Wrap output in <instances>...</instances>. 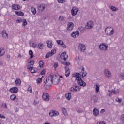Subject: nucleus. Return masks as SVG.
<instances>
[{"mask_svg":"<svg viewBox=\"0 0 124 124\" xmlns=\"http://www.w3.org/2000/svg\"><path fill=\"white\" fill-rule=\"evenodd\" d=\"M79 71V73H76L73 74V78L78 80V84L81 87H85L86 82L83 81V78L87 75V72H85V68L83 67Z\"/></svg>","mask_w":124,"mask_h":124,"instance_id":"f257e3e1","label":"nucleus"},{"mask_svg":"<svg viewBox=\"0 0 124 124\" xmlns=\"http://www.w3.org/2000/svg\"><path fill=\"white\" fill-rule=\"evenodd\" d=\"M48 78V80L51 81V84H54V85L59 84V82L60 81V78L57 77L56 75H51Z\"/></svg>","mask_w":124,"mask_h":124,"instance_id":"f03ea898","label":"nucleus"},{"mask_svg":"<svg viewBox=\"0 0 124 124\" xmlns=\"http://www.w3.org/2000/svg\"><path fill=\"white\" fill-rule=\"evenodd\" d=\"M114 28L112 27H108L105 29V33L108 36H111L114 34Z\"/></svg>","mask_w":124,"mask_h":124,"instance_id":"7ed1b4c3","label":"nucleus"},{"mask_svg":"<svg viewBox=\"0 0 124 124\" xmlns=\"http://www.w3.org/2000/svg\"><path fill=\"white\" fill-rule=\"evenodd\" d=\"M104 75L107 79H111L112 78V74L108 69H106L104 70Z\"/></svg>","mask_w":124,"mask_h":124,"instance_id":"20e7f679","label":"nucleus"},{"mask_svg":"<svg viewBox=\"0 0 124 124\" xmlns=\"http://www.w3.org/2000/svg\"><path fill=\"white\" fill-rule=\"evenodd\" d=\"M46 83H45L44 88L45 90L47 91L51 88V86H52V81H50L48 78L46 79Z\"/></svg>","mask_w":124,"mask_h":124,"instance_id":"39448f33","label":"nucleus"},{"mask_svg":"<svg viewBox=\"0 0 124 124\" xmlns=\"http://www.w3.org/2000/svg\"><path fill=\"white\" fill-rule=\"evenodd\" d=\"M108 47L109 46H108V45L105 43H102L99 46V48L100 50H101V51H107Z\"/></svg>","mask_w":124,"mask_h":124,"instance_id":"423d86ee","label":"nucleus"},{"mask_svg":"<svg viewBox=\"0 0 124 124\" xmlns=\"http://www.w3.org/2000/svg\"><path fill=\"white\" fill-rule=\"evenodd\" d=\"M70 92L72 93H75V92H80L81 91V87L80 86L76 85L72 87L70 89Z\"/></svg>","mask_w":124,"mask_h":124,"instance_id":"0eeeda50","label":"nucleus"},{"mask_svg":"<svg viewBox=\"0 0 124 124\" xmlns=\"http://www.w3.org/2000/svg\"><path fill=\"white\" fill-rule=\"evenodd\" d=\"M43 100L48 102L50 100V96L47 93H44L42 95Z\"/></svg>","mask_w":124,"mask_h":124,"instance_id":"6e6552de","label":"nucleus"},{"mask_svg":"<svg viewBox=\"0 0 124 124\" xmlns=\"http://www.w3.org/2000/svg\"><path fill=\"white\" fill-rule=\"evenodd\" d=\"M119 93V90L117 89H114L113 90H110L108 91V95L109 96H111L113 94H117Z\"/></svg>","mask_w":124,"mask_h":124,"instance_id":"1a4fd4ad","label":"nucleus"},{"mask_svg":"<svg viewBox=\"0 0 124 124\" xmlns=\"http://www.w3.org/2000/svg\"><path fill=\"white\" fill-rule=\"evenodd\" d=\"M93 22L92 21H88L86 25H85V28L86 29H87L88 30H90L93 27Z\"/></svg>","mask_w":124,"mask_h":124,"instance_id":"9d476101","label":"nucleus"},{"mask_svg":"<svg viewBox=\"0 0 124 124\" xmlns=\"http://www.w3.org/2000/svg\"><path fill=\"white\" fill-rule=\"evenodd\" d=\"M56 52L57 51L56 49H52L51 52H49L46 55V59H48V58H50V57H52L54 54H56Z\"/></svg>","mask_w":124,"mask_h":124,"instance_id":"9b49d317","label":"nucleus"},{"mask_svg":"<svg viewBox=\"0 0 124 124\" xmlns=\"http://www.w3.org/2000/svg\"><path fill=\"white\" fill-rule=\"evenodd\" d=\"M78 11H79V9L78 7H73L71 10V14L72 16H75V15H76L77 13H78Z\"/></svg>","mask_w":124,"mask_h":124,"instance_id":"f8f14e48","label":"nucleus"},{"mask_svg":"<svg viewBox=\"0 0 124 124\" xmlns=\"http://www.w3.org/2000/svg\"><path fill=\"white\" fill-rule=\"evenodd\" d=\"M74 27V24L73 22H70L67 24V31H72L73 30V28Z\"/></svg>","mask_w":124,"mask_h":124,"instance_id":"ddd939ff","label":"nucleus"},{"mask_svg":"<svg viewBox=\"0 0 124 124\" xmlns=\"http://www.w3.org/2000/svg\"><path fill=\"white\" fill-rule=\"evenodd\" d=\"M78 50L81 52H84L86 50V46L83 44H79L78 45Z\"/></svg>","mask_w":124,"mask_h":124,"instance_id":"4468645a","label":"nucleus"},{"mask_svg":"<svg viewBox=\"0 0 124 124\" xmlns=\"http://www.w3.org/2000/svg\"><path fill=\"white\" fill-rule=\"evenodd\" d=\"M49 116L50 117H57L59 116V112L57 111L51 110L49 112Z\"/></svg>","mask_w":124,"mask_h":124,"instance_id":"2eb2a0df","label":"nucleus"},{"mask_svg":"<svg viewBox=\"0 0 124 124\" xmlns=\"http://www.w3.org/2000/svg\"><path fill=\"white\" fill-rule=\"evenodd\" d=\"M80 35V32L78 31H74L71 34L72 37H74L75 38H77Z\"/></svg>","mask_w":124,"mask_h":124,"instance_id":"dca6fc26","label":"nucleus"},{"mask_svg":"<svg viewBox=\"0 0 124 124\" xmlns=\"http://www.w3.org/2000/svg\"><path fill=\"white\" fill-rule=\"evenodd\" d=\"M60 57L61 59H62V60H64V61H66V60H67V58H68V55L66 54V52H64L61 54Z\"/></svg>","mask_w":124,"mask_h":124,"instance_id":"f3484780","label":"nucleus"},{"mask_svg":"<svg viewBox=\"0 0 124 124\" xmlns=\"http://www.w3.org/2000/svg\"><path fill=\"white\" fill-rule=\"evenodd\" d=\"M9 92L12 93H17V92H19V90L17 87H13L10 89Z\"/></svg>","mask_w":124,"mask_h":124,"instance_id":"a211bd4d","label":"nucleus"},{"mask_svg":"<svg viewBox=\"0 0 124 124\" xmlns=\"http://www.w3.org/2000/svg\"><path fill=\"white\" fill-rule=\"evenodd\" d=\"M57 43H58L59 45H61L62 47V48H66V45H65V44L63 43V42L62 40H58L56 41Z\"/></svg>","mask_w":124,"mask_h":124,"instance_id":"6ab92c4d","label":"nucleus"},{"mask_svg":"<svg viewBox=\"0 0 124 124\" xmlns=\"http://www.w3.org/2000/svg\"><path fill=\"white\" fill-rule=\"evenodd\" d=\"M65 76L66 77H68L69 75H70V70H69V68L67 66L65 67Z\"/></svg>","mask_w":124,"mask_h":124,"instance_id":"aec40b11","label":"nucleus"},{"mask_svg":"<svg viewBox=\"0 0 124 124\" xmlns=\"http://www.w3.org/2000/svg\"><path fill=\"white\" fill-rule=\"evenodd\" d=\"M45 9V5L41 4L38 7V10L39 11H44V10Z\"/></svg>","mask_w":124,"mask_h":124,"instance_id":"412c9836","label":"nucleus"},{"mask_svg":"<svg viewBox=\"0 0 124 124\" xmlns=\"http://www.w3.org/2000/svg\"><path fill=\"white\" fill-rule=\"evenodd\" d=\"M37 48L39 50H43V49H44V44L42 43H39L38 44Z\"/></svg>","mask_w":124,"mask_h":124,"instance_id":"4be33fe9","label":"nucleus"},{"mask_svg":"<svg viewBox=\"0 0 124 124\" xmlns=\"http://www.w3.org/2000/svg\"><path fill=\"white\" fill-rule=\"evenodd\" d=\"M5 54V50L2 47H0V58Z\"/></svg>","mask_w":124,"mask_h":124,"instance_id":"5701e85b","label":"nucleus"},{"mask_svg":"<svg viewBox=\"0 0 124 124\" xmlns=\"http://www.w3.org/2000/svg\"><path fill=\"white\" fill-rule=\"evenodd\" d=\"M66 19V18L65 16H60L58 17V20L60 22H64V21H65Z\"/></svg>","mask_w":124,"mask_h":124,"instance_id":"b1692460","label":"nucleus"},{"mask_svg":"<svg viewBox=\"0 0 124 124\" xmlns=\"http://www.w3.org/2000/svg\"><path fill=\"white\" fill-rule=\"evenodd\" d=\"M93 114L95 116V117H96L98 114H99V110H98V109H97L96 108H94L93 110Z\"/></svg>","mask_w":124,"mask_h":124,"instance_id":"393cba45","label":"nucleus"},{"mask_svg":"<svg viewBox=\"0 0 124 124\" xmlns=\"http://www.w3.org/2000/svg\"><path fill=\"white\" fill-rule=\"evenodd\" d=\"M65 97L66 98L67 100H70V99H71V93H67L65 94Z\"/></svg>","mask_w":124,"mask_h":124,"instance_id":"a878e982","label":"nucleus"},{"mask_svg":"<svg viewBox=\"0 0 124 124\" xmlns=\"http://www.w3.org/2000/svg\"><path fill=\"white\" fill-rule=\"evenodd\" d=\"M46 43L48 48H51L53 47V43H52V40L47 41Z\"/></svg>","mask_w":124,"mask_h":124,"instance_id":"bb28decb","label":"nucleus"},{"mask_svg":"<svg viewBox=\"0 0 124 124\" xmlns=\"http://www.w3.org/2000/svg\"><path fill=\"white\" fill-rule=\"evenodd\" d=\"M109 8L112 11L116 12L119 10V9L114 6L110 5L109 6Z\"/></svg>","mask_w":124,"mask_h":124,"instance_id":"cd10ccee","label":"nucleus"},{"mask_svg":"<svg viewBox=\"0 0 124 124\" xmlns=\"http://www.w3.org/2000/svg\"><path fill=\"white\" fill-rule=\"evenodd\" d=\"M28 68L29 70H30L31 73H34V72H35V70H34L33 69L32 66L29 65L28 66Z\"/></svg>","mask_w":124,"mask_h":124,"instance_id":"c85d7f7f","label":"nucleus"},{"mask_svg":"<svg viewBox=\"0 0 124 124\" xmlns=\"http://www.w3.org/2000/svg\"><path fill=\"white\" fill-rule=\"evenodd\" d=\"M2 35L3 38H8V34L6 33V31H3L2 32Z\"/></svg>","mask_w":124,"mask_h":124,"instance_id":"c756f323","label":"nucleus"},{"mask_svg":"<svg viewBox=\"0 0 124 124\" xmlns=\"http://www.w3.org/2000/svg\"><path fill=\"white\" fill-rule=\"evenodd\" d=\"M95 93H97L99 92V84L95 85Z\"/></svg>","mask_w":124,"mask_h":124,"instance_id":"7c9ffc66","label":"nucleus"},{"mask_svg":"<svg viewBox=\"0 0 124 124\" xmlns=\"http://www.w3.org/2000/svg\"><path fill=\"white\" fill-rule=\"evenodd\" d=\"M29 55L30 56V59H32L33 58V52H32V50H30L29 51Z\"/></svg>","mask_w":124,"mask_h":124,"instance_id":"2f4dec72","label":"nucleus"},{"mask_svg":"<svg viewBox=\"0 0 124 124\" xmlns=\"http://www.w3.org/2000/svg\"><path fill=\"white\" fill-rule=\"evenodd\" d=\"M62 112H63L64 116H67L68 113H67V111H66V108H62Z\"/></svg>","mask_w":124,"mask_h":124,"instance_id":"473e14b6","label":"nucleus"},{"mask_svg":"<svg viewBox=\"0 0 124 124\" xmlns=\"http://www.w3.org/2000/svg\"><path fill=\"white\" fill-rule=\"evenodd\" d=\"M16 14L17 15H18V16H24V13L19 11H16Z\"/></svg>","mask_w":124,"mask_h":124,"instance_id":"72a5a7b5","label":"nucleus"},{"mask_svg":"<svg viewBox=\"0 0 124 124\" xmlns=\"http://www.w3.org/2000/svg\"><path fill=\"white\" fill-rule=\"evenodd\" d=\"M31 11L34 15H35V14H36V9H35V8L32 7Z\"/></svg>","mask_w":124,"mask_h":124,"instance_id":"f704fd0d","label":"nucleus"},{"mask_svg":"<svg viewBox=\"0 0 124 124\" xmlns=\"http://www.w3.org/2000/svg\"><path fill=\"white\" fill-rule=\"evenodd\" d=\"M16 84L17 86H20L21 85V80L20 79H16Z\"/></svg>","mask_w":124,"mask_h":124,"instance_id":"c9c22d12","label":"nucleus"},{"mask_svg":"<svg viewBox=\"0 0 124 124\" xmlns=\"http://www.w3.org/2000/svg\"><path fill=\"white\" fill-rule=\"evenodd\" d=\"M76 111L78 113H79V114L81 113H83V109L80 108H78L76 109Z\"/></svg>","mask_w":124,"mask_h":124,"instance_id":"e433bc0d","label":"nucleus"},{"mask_svg":"<svg viewBox=\"0 0 124 124\" xmlns=\"http://www.w3.org/2000/svg\"><path fill=\"white\" fill-rule=\"evenodd\" d=\"M92 100L93 101V102H96V101H97V97H96V96H93L92 97Z\"/></svg>","mask_w":124,"mask_h":124,"instance_id":"4c0bfd02","label":"nucleus"},{"mask_svg":"<svg viewBox=\"0 0 124 124\" xmlns=\"http://www.w3.org/2000/svg\"><path fill=\"white\" fill-rule=\"evenodd\" d=\"M12 7L13 9H15V10H18V9H19V6L18 5H13Z\"/></svg>","mask_w":124,"mask_h":124,"instance_id":"58836bf2","label":"nucleus"},{"mask_svg":"<svg viewBox=\"0 0 124 124\" xmlns=\"http://www.w3.org/2000/svg\"><path fill=\"white\" fill-rule=\"evenodd\" d=\"M42 78H43V77H42V78H38V79H37L36 82L37 84H40V83L42 82Z\"/></svg>","mask_w":124,"mask_h":124,"instance_id":"ea45409f","label":"nucleus"},{"mask_svg":"<svg viewBox=\"0 0 124 124\" xmlns=\"http://www.w3.org/2000/svg\"><path fill=\"white\" fill-rule=\"evenodd\" d=\"M16 95L12 94L10 96V99H11V100H15V99H16Z\"/></svg>","mask_w":124,"mask_h":124,"instance_id":"a19ab883","label":"nucleus"},{"mask_svg":"<svg viewBox=\"0 0 124 124\" xmlns=\"http://www.w3.org/2000/svg\"><path fill=\"white\" fill-rule=\"evenodd\" d=\"M39 66L40 67H43V61L41 60L39 62Z\"/></svg>","mask_w":124,"mask_h":124,"instance_id":"79ce46f5","label":"nucleus"},{"mask_svg":"<svg viewBox=\"0 0 124 124\" xmlns=\"http://www.w3.org/2000/svg\"><path fill=\"white\" fill-rule=\"evenodd\" d=\"M22 25L23 26H27L28 23H27V20L26 19H23L22 20Z\"/></svg>","mask_w":124,"mask_h":124,"instance_id":"37998d69","label":"nucleus"},{"mask_svg":"<svg viewBox=\"0 0 124 124\" xmlns=\"http://www.w3.org/2000/svg\"><path fill=\"white\" fill-rule=\"evenodd\" d=\"M28 91L30 93H32V88H31V87H29V88H28Z\"/></svg>","mask_w":124,"mask_h":124,"instance_id":"c03bdc74","label":"nucleus"},{"mask_svg":"<svg viewBox=\"0 0 124 124\" xmlns=\"http://www.w3.org/2000/svg\"><path fill=\"white\" fill-rule=\"evenodd\" d=\"M59 66V64L57 62H55L54 63V68H57Z\"/></svg>","mask_w":124,"mask_h":124,"instance_id":"a18cd8bd","label":"nucleus"},{"mask_svg":"<svg viewBox=\"0 0 124 124\" xmlns=\"http://www.w3.org/2000/svg\"><path fill=\"white\" fill-rule=\"evenodd\" d=\"M58 2H59V3H64V2H65V0H58Z\"/></svg>","mask_w":124,"mask_h":124,"instance_id":"49530a36","label":"nucleus"},{"mask_svg":"<svg viewBox=\"0 0 124 124\" xmlns=\"http://www.w3.org/2000/svg\"><path fill=\"white\" fill-rule=\"evenodd\" d=\"M120 120L122 122H124V114H123L121 116Z\"/></svg>","mask_w":124,"mask_h":124,"instance_id":"de8ad7c7","label":"nucleus"},{"mask_svg":"<svg viewBox=\"0 0 124 124\" xmlns=\"http://www.w3.org/2000/svg\"><path fill=\"white\" fill-rule=\"evenodd\" d=\"M63 63L64 65H67V66H68L69 65H70V63L68 62H64Z\"/></svg>","mask_w":124,"mask_h":124,"instance_id":"09e8293b","label":"nucleus"},{"mask_svg":"<svg viewBox=\"0 0 124 124\" xmlns=\"http://www.w3.org/2000/svg\"><path fill=\"white\" fill-rule=\"evenodd\" d=\"M97 124H106L104 121H100L97 123Z\"/></svg>","mask_w":124,"mask_h":124,"instance_id":"8fccbe9b","label":"nucleus"},{"mask_svg":"<svg viewBox=\"0 0 124 124\" xmlns=\"http://www.w3.org/2000/svg\"><path fill=\"white\" fill-rule=\"evenodd\" d=\"M29 63H30L31 65H33V64H34V61L33 60L29 62Z\"/></svg>","mask_w":124,"mask_h":124,"instance_id":"3c124183","label":"nucleus"},{"mask_svg":"<svg viewBox=\"0 0 124 124\" xmlns=\"http://www.w3.org/2000/svg\"><path fill=\"white\" fill-rule=\"evenodd\" d=\"M32 46L33 48H36V46H37V45H36L33 43H32Z\"/></svg>","mask_w":124,"mask_h":124,"instance_id":"603ef678","label":"nucleus"},{"mask_svg":"<svg viewBox=\"0 0 124 124\" xmlns=\"http://www.w3.org/2000/svg\"><path fill=\"white\" fill-rule=\"evenodd\" d=\"M2 106L4 108H7V105H6V103H3Z\"/></svg>","mask_w":124,"mask_h":124,"instance_id":"864d4df0","label":"nucleus"},{"mask_svg":"<svg viewBox=\"0 0 124 124\" xmlns=\"http://www.w3.org/2000/svg\"><path fill=\"white\" fill-rule=\"evenodd\" d=\"M0 118L1 119H5V116L0 113Z\"/></svg>","mask_w":124,"mask_h":124,"instance_id":"5fc2aeb1","label":"nucleus"},{"mask_svg":"<svg viewBox=\"0 0 124 124\" xmlns=\"http://www.w3.org/2000/svg\"><path fill=\"white\" fill-rule=\"evenodd\" d=\"M22 19H18L16 20V23H22Z\"/></svg>","mask_w":124,"mask_h":124,"instance_id":"6e6d98bb","label":"nucleus"},{"mask_svg":"<svg viewBox=\"0 0 124 124\" xmlns=\"http://www.w3.org/2000/svg\"><path fill=\"white\" fill-rule=\"evenodd\" d=\"M104 112H105V110H104V109H101V110H100L101 114H103V113H104Z\"/></svg>","mask_w":124,"mask_h":124,"instance_id":"4d7b16f0","label":"nucleus"},{"mask_svg":"<svg viewBox=\"0 0 124 124\" xmlns=\"http://www.w3.org/2000/svg\"><path fill=\"white\" fill-rule=\"evenodd\" d=\"M45 74V70H43L41 72V75H44Z\"/></svg>","mask_w":124,"mask_h":124,"instance_id":"13d9d810","label":"nucleus"},{"mask_svg":"<svg viewBox=\"0 0 124 124\" xmlns=\"http://www.w3.org/2000/svg\"><path fill=\"white\" fill-rule=\"evenodd\" d=\"M35 95H37V94H38V91H35Z\"/></svg>","mask_w":124,"mask_h":124,"instance_id":"bf43d9fd","label":"nucleus"},{"mask_svg":"<svg viewBox=\"0 0 124 124\" xmlns=\"http://www.w3.org/2000/svg\"><path fill=\"white\" fill-rule=\"evenodd\" d=\"M116 100H117V102H119V103H121V101H122V100H121V99H118Z\"/></svg>","mask_w":124,"mask_h":124,"instance_id":"052dcab7","label":"nucleus"},{"mask_svg":"<svg viewBox=\"0 0 124 124\" xmlns=\"http://www.w3.org/2000/svg\"><path fill=\"white\" fill-rule=\"evenodd\" d=\"M18 57L20 59H21V58H22V55H21V54H18Z\"/></svg>","mask_w":124,"mask_h":124,"instance_id":"680f3d73","label":"nucleus"},{"mask_svg":"<svg viewBox=\"0 0 124 124\" xmlns=\"http://www.w3.org/2000/svg\"><path fill=\"white\" fill-rule=\"evenodd\" d=\"M7 59H10V55H7Z\"/></svg>","mask_w":124,"mask_h":124,"instance_id":"e2e57ef3","label":"nucleus"},{"mask_svg":"<svg viewBox=\"0 0 124 124\" xmlns=\"http://www.w3.org/2000/svg\"><path fill=\"white\" fill-rule=\"evenodd\" d=\"M15 112H19V109L16 108V109L15 110Z\"/></svg>","mask_w":124,"mask_h":124,"instance_id":"0e129e2a","label":"nucleus"},{"mask_svg":"<svg viewBox=\"0 0 124 124\" xmlns=\"http://www.w3.org/2000/svg\"><path fill=\"white\" fill-rule=\"evenodd\" d=\"M76 61H78L79 60V57H77L76 58Z\"/></svg>","mask_w":124,"mask_h":124,"instance_id":"69168bd1","label":"nucleus"},{"mask_svg":"<svg viewBox=\"0 0 124 124\" xmlns=\"http://www.w3.org/2000/svg\"><path fill=\"white\" fill-rule=\"evenodd\" d=\"M2 65V63L1 62V61H0V66Z\"/></svg>","mask_w":124,"mask_h":124,"instance_id":"338daca9","label":"nucleus"},{"mask_svg":"<svg viewBox=\"0 0 124 124\" xmlns=\"http://www.w3.org/2000/svg\"><path fill=\"white\" fill-rule=\"evenodd\" d=\"M45 124H50L49 123H47V122H46L45 123Z\"/></svg>","mask_w":124,"mask_h":124,"instance_id":"774afa93","label":"nucleus"}]
</instances>
